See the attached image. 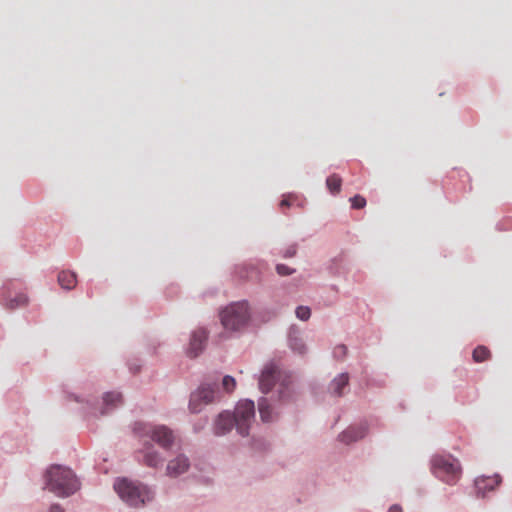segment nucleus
I'll list each match as a JSON object with an SVG mask.
<instances>
[{
  "instance_id": "f257e3e1",
  "label": "nucleus",
  "mask_w": 512,
  "mask_h": 512,
  "mask_svg": "<svg viewBox=\"0 0 512 512\" xmlns=\"http://www.w3.org/2000/svg\"><path fill=\"white\" fill-rule=\"evenodd\" d=\"M46 487L59 497H67L79 489V482L69 468L52 465L45 474Z\"/></svg>"
},
{
  "instance_id": "f03ea898",
  "label": "nucleus",
  "mask_w": 512,
  "mask_h": 512,
  "mask_svg": "<svg viewBox=\"0 0 512 512\" xmlns=\"http://www.w3.org/2000/svg\"><path fill=\"white\" fill-rule=\"evenodd\" d=\"M114 489L119 497L132 507H139L152 500L153 493L142 484L129 481L128 479H119L114 484Z\"/></svg>"
},
{
  "instance_id": "7ed1b4c3",
  "label": "nucleus",
  "mask_w": 512,
  "mask_h": 512,
  "mask_svg": "<svg viewBox=\"0 0 512 512\" xmlns=\"http://www.w3.org/2000/svg\"><path fill=\"white\" fill-rule=\"evenodd\" d=\"M432 472L442 481L454 485L461 476L459 461L451 455H436L432 458Z\"/></svg>"
},
{
  "instance_id": "20e7f679",
  "label": "nucleus",
  "mask_w": 512,
  "mask_h": 512,
  "mask_svg": "<svg viewBox=\"0 0 512 512\" xmlns=\"http://www.w3.org/2000/svg\"><path fill=\"white\" fill-rule=\"evenodd\" d=\"M250 318L247 302L232 303L220 313V320L226 330L238 331L242 329Z\"/></svg>"
},
{
  "instance_id": "39448f33",
  "label": "nucleus",
  "mask_w": 512,
  "mask_h": 512,
  "mask_svg": "<svg viewBox=\"0 0 512 512\" xmlns=\"http://www.w3.org/2000/svg\"><path fill=\"white\" fill-rule=\"evenodd\" d=\"M276 382H280L279 398L284 401L288 397L285 390H288L290 384L289 377L284 375L274 363H269L264 367L259 378L261 392L268 393Z\"/></svg>"
},
{
  "instance_id": "423d86ee",
  "label": "nucleus",
  "mask_w": 512,
  "mask_h": 512,
  "mask_svg": "<svg viewBox=\"0 0 512 512\" xmlns=\"http://www.w3.org/2000/svg\"><path fill=\"white\" fill-rule=\"evenodd\" d=\"M255 405L251 400H242L238 402L234 414L232 415L234 426L238 433L247 436L249 428L254 421Z\"/></svg>"
},
{
  "instance_id": "0eeeda50",
  "label": "nucleus",
  "mask_w": 512,
  "mask_h": 512,
  "mask_svg": "<svg viewBox=\"0 0 512 512\" xmlns=\"http://www.w3.org/2000/svg\"><path fill=\"white\" fill-rule=\"evenodd\" d=\"M219 391L215 383H203L195 392L191 394L189 408L191 412L198 413L204 405L213 403L219 399Z\"/></svg>"
},
{
  "instance_id": "6e6552de",
  "label": "nucleus",
  "mask_w": 512,
  "mask_h": 512,
  "mask_svg": "<svg viewBox=\"0 0 512 512\" xmlns=\"http://www.w3.org/2000/svg\"><path fill=\"white\" fill-rule=\"evenodd\" d=\"M135 430L139 435L149 436L164 449L170 448L174 441L173 432L164 425L148 426L139 423L136 424Z\"/></svg>"
},
{
  "instance_id": "1a4fd4ad",
  "label": "nucleus",
  "mask_w": 512,
  "mask_h": 512,
  "mask_svg": "<svg viewBox=\"0 0 512 512\" xmlns=\"http://www.w3.org/2000/svg\"><path fill=\"white\" fill-rule=\"evenodd\" d=\"M207 340V332L203 328H199L192 333L187 354L191 358L197 357L204 349Z\"/></svg>"
},
{
  "instance_id": "9d476101",
  "label": "nucleus",
  "mask_w": 512,
  "mask_h": 512,
  "mask_svg": "<svg viewBox=\"0 0 512 512\" xmlns=\"http://www.w3.org/2000/svg\"><path fill=\"white\" fill-rule=\"evenodd\" d=\"M189 466V459L185 455L180 454L168 462L166 472L168 476L177 477L186 472Z\"/></svg>"
},
{
  "instance_id": "9b49d317",
  "label": "nucleus",
  "mask_w": 512,
  "mask_h": 512,
  "mask_svg": "<svg viewBox=\"0 0 512 512\" xmlns=\"http://www.w3.org/2000/svg\"><path fill=\"white\" fill-rule=\"evenodd\" d=\"M501 482V478L498 475L491 477H478L475 480V488L477 490L478 497H485L487 491L494 490Z\"/></svg>"
},
{
  "instance_id": "f8f14e48",
  "label": "nucleus",
  "mask_w": 512,
  "mask_h": 512,
  "mask_svg": "<svg viewBox=\"0 0 512 512\" xmlns=\"http://www.w3.org/2000/svg\"><path fill=\"white\" fill-rule=\"evenodd\" d=\"M367 433V427L360 425L357 427H349L339 435V440L345 444L362 439Z\"/></svg>"
},
{
  "instance_id": "ddd939ff",
  "label": "nucleus",
  "mask_w": 512,
  "mask_h": 512,
  "mask_svg": "<svg viewBox=\"0 0 512 512\" xmlns=\"http://www.w3.org/2000/svg\"><path fill=\"white\" fill-rule=\"evenodd\" d=\"M234 427L232 415L229 412H222L218 415L214 424V433L224 435Z\"/></svg>"
},
{
  "instance_id": "4468645a",
  "label": "nucleus",
  "mask_w": 512,
  "mask_h": 512,
  "mask_svg": "<svg viewBox=\"0 0 512 512\" xmlns=\"http://www.w3.org/2000/svg\"><path fill=\"white\" fill-rule=\"evenodd\" d=\"M58 283L63 289L71 290L77 284L76 274L71 271H61L58 274Z\"/></svg>"
},
{
  "instance_id": "2eb2a0df",
  "label": "nucleus",
  "mask_w": 512,
  "mask_h": 512,
  "mask_svg": "<svg viewBox=\"0 0 512 512\" xmlns=\"http://www.w3.org/2000/svg\"><path fill=\"white\" fill-rule=\"evenodd\" d=\"M28 303V298L25 294H17L12 297L10 294L6 295L4 298V305L8 309H16L22 306H25Z\"/></svg>"
},
{
  "instance_id": "dca6fc26",
  "label": "nucleus",
  "mask_w": 512,
  "mask_h": 512,
  "mask_svg": "<svg viewBox=\"0 0 512 512\" xmlns=\"http://www.w3.org/2000/svg\"><path fill=\"white\" fill-rule=\"evenodd\" d=\"M143 462L145 465L149 467H157L160 464H162L163 459L161 458L157 451H155L151 446H149L144 451Z\"/></svg>"
},
{
  "instance_id": "f3484780",
  "label": "nucleus",
  "mask_w": 512,
  "mask_h": 512,
  "mask_svg": "<svg viewBox=\"0 0 512 512\" xmlns=\"http://www.w3.org/2000/svg\"><path fill=\"white\" fill-rule=\"evenodd\" d=\"M348 383H349L348 374L342 373V374L338 375L336 378H334V380L331 383L330 388L335 395L341 396L343 389L346 386H348Z\"/></svg>"
},
{
  "instance_id": "a211bd4d",
  "label": "nucleus",
  "mask_w": 512,
  "mask_h": 512,
  "mask_svg": "<svg viewBox=\"0 0 512 512\" xmlns=\"http://www.w3.org/2000/svg\"><path fill=\"white\" fill-rule=\"evenodd\" d=\"M103 401L106 406V410L103 411L102 414H105L109 409L117 407L122 403V396L117 392H109L104 395Z\"/></svg>"
},
{
  "instance_id": "6ab92c4d",
  "label": "nucleus",
  "mask_w": 512,
  "mask_h": 512,
  "mask_svg": "<svg viewBox=\"0 0 512 512\" xmlns=\"http://www.w3.org/2000/svg\"><path fill=\"white\" fill-rule=\"evenodd\" d=\"M258 409L260 413V417L263 422H270L273 419L272 411L268 400L266 398H261L258 403Z\"/></svg>"
},
{
  "instance_id": "aec40b11",
  "label": "nucleus",
  "mask_w": 512,
  "mask_h": 512,
  "mask_svg": "<svg viewBox=\"0 0 512 512\" xmlns=\"http://www.w3.org/2000/svg\"><path fill=\"white\" fill-rule=\"evenodd\" d=\"M326 185L331 193L337 194L341 190L342 179L339 175L332 174L326 179Z\"/></svg>"
},
{
  "instance_id": "412c9836",
  "label": "nucleus",
  "mask_w": 512,
  "mask_h": 512,
  "mask_svg": "<svg viewBox=\"0 0 512 512\" xmlns=\"http://www.w3.org/2000/svg\"><path fill=\"white\" fill-rule=\"evenodd\" d=\"M473 360L475 362H483L491 357V352L486 346H477L472 353Z\"/></svg>"
},
{
  "instance_id": "4be33fe9",
  "label": "nucleus",
  "mask_w": 512,
  "mask_h": 512,
  "mask_svg": "<svg viewBox=\"0 0 512 512\" xmlns=\"http://www.w3.org/2000/svg\"><path fill=\"white\" fill-rule=\"evenodd\" d=\"M311 311L310 308L307 306H298L296 309V316L300 320H308L310 318Z\"/></svg>"
},
{
  "instance_id": "5701e85b",
  "label": "nucleus",
  "mask_w": 512,
  "mask_h": 512,
  "mask_svg": "<svg viewBox=\"0 0 512 512\" xmlns=\"http://www.w3.org/2000/svg\"><path fill=\"white\" fill-rule=\"evenodd\" d=\"M222 386L225 391L231 392L236 386V381L232 376L227 375L223 378Z\"/></svg>"
},
{
  "instance_id": "b1692460",
  "label": "nucleus",
  "mask_w": 512,
  "mask_h": 512,
  "mask_svg": "<svg viewBox=\"0 0 512 512\" xmlns=\"http://www.w3.org/2000/svg\"><path fill=\"white\" fill-rule=\"evenodd\" d=\"M352 208L361 209L366 206V199L361 195H355L350 199Z\"/></svg>"
},
{
  "instance_id": "393cba45",
  "label": "nucleus",
  "mask_w": 512,
  "mask_h": 512,
  "mask_svg": "<svg viewBox=\"0 0 512 512\" xmlns=\"http://www.w3.org/2000/svg\"><path fill=\"white\" fill-rule=\"evenodd\" d=\"M290 346L294 351L302 354L305 351V345L297 339H290Z\"/></svg>"
},
{
  "instance_id": "a878e982",
  "label": "nucleus",
  "mask_w": 512,
  "mask_h": 512,
  "mask_svg": "<svg viewBox=\"0 0 512 512\" xmlns=\"http://www.w3.org/2000/svg\"><path fill=\"white\" fill-rule=\"evenodd\" d=\"M276 271L281 276H287L294 272L293 269H291L290 267H288L287 265H284V264H278L276 266Z\"/></svg>"
},
{
  "instance_id": "bb28decb",
  "label": "nucleus",
  "mask_w": 512,
  "mask_h": 512,
  "mask_svg": "<svg viewBox=\"0 0 512 512\" xmlns=\"http://www.w3.org/2000/svg\"><path fill=\"white\" fill-rule=\"evenodd\" d=\"M347 353V348L344 345L336 346L334 349V355L337 358H343Z\"/></svg>"
},
{
  "instance_id": "cd10ccee",
  "label": "nucleus",
  "mask_w": 512,
  "mask_h": 512,
  "mask_svg": "<svg viewBox=\"0 0 512 512\" xmlns=\"http://www.w3.org/2000/svg\"><path fill=\"white\" fill-rule=\"evenodd\" d=\"M296 252H297V248L295 245H291L289 246L285 252H284V257H287V258H290V257H293L296 255Z\"/></svg>"
},
{
  "instance_id": "c85d7f7f",
  "label": "nucleus",
  "mask_w": 512,
  "mask_h": 512,
  "mask_svg": "<svg viewBox=\"0 0 512 512\" xmlns=\"http://www.w3.org/2000/svg\"><path fill=\"white\" fill-rule=\"evenodd\" d=\"M291 201H292V197H291V196H287V197H285V198L280 202V207H281V208L289 207V206L291 205Z\"/></svg>"
},
{
  "instance_id": "c756f323",
  "label": "nucleus",
  "mask_w": 512,
  "mask_h": 512,
  "mask_svg": "<svg viewBox=\"0 0 512 512\" xmlns=\"http://www.w3.org/2000/svg\"><path fill=\"white\" fill-rule=\"evenodd\" d=\"M50 512H64V510L57 504H54L50 508Z\"/></svg>"
},
{
  "instance_id": "7c9ffc66",
  "label": "nucleus",
  "mask_w": 512,
  "mask_h": 512,
  "mask_svg": "<svg viewBox=\"0 0 512 512\" xmlns=\"http://www.w3.org/2000/svg\"><path fill=\"white\" fill-rule=\"evenodd\" d=\"M388 512H402V509L398 505H393L392 507H390Z\"/></svg>"
},
{
  "instance_id": "2f4dec72",
  "label": "nucleus",
  "mask_w": 512,
  "mask_h": 512,
  "mask_svg": "<svg viewBox=\"0 0 512 512\" xmlns=\"http://www.w3.org/2000/svg\"><path fill=\"white\" fill-rule=\"evenodd\" d=\"M240 273V277L242 278H246V279H251L252 277H249L248 275H244L242 272H239Z\"/></svg>"
}]
</instances>
